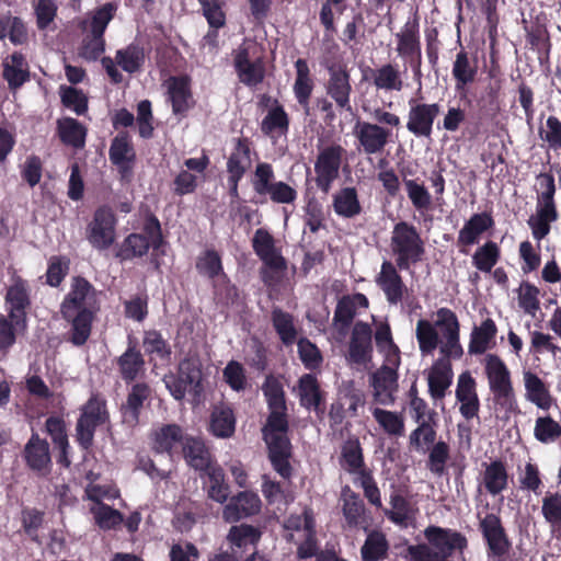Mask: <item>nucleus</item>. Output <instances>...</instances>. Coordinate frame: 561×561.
I'll return each instance as SVG.
<instances>
[{
	"label": "nucleus",
	"mask_w": 561,
	"mask_h": 561,
	"mask_svg": "<svg viewBox=\"0 0 561 561\" xmlns=\"http://www.w3.org/2000/svg\"><path fill=\"white\" fill-rule=\"evenodd\" d=\"M99 310L93 285L82 276L72 277L70 290L60 305L62 319L69 324L66 341L76 347L83 346L91 336Z\"/></svg>",
	"instance_id": "f257e3e1"
},
{
	"label": "nucleus",
	"mask_w": 561,
	"mask_h": 561,
	"mask_svg": "<svg viewBox=\"0 0 561 561\" xmlns=\"http://www.w3.org/2000/svg\"><path fill=\"white\" fill-rule=\"evenodd\" d=\"M424 538L426 542L408 548L413 561H451L455 556L462 557L468 548L467 537L453 528L430 525L424 529Z\"/></svg>",
	"instance_id": "f03ea898"
},
{
	"label": "nucleus",
	"mask_w": 561,
	"mask_h": 561,
	"mask_svg": "<svg viewBox=\"0 0 561 561\" xmlns=\"http://www.w3.org/2000/svg\"><path fill=\"white\" fill-rule=\"evenodd\" d=\"M438 419L435 410L427 413L425 421L419 422L409 436L410 446L420 451L428 450L427 468L436 474L443 476L446 462L449 459V445L444 440L436 442Z\"/></svg>",
	"instance_id": "7ed1b4c3"
},
{
	"label": "nucleus",
	"mask_w": 561,
	"mask_h": 561,
	"mask_svg": "<svg viewBox=\"0 0 561 561\" xmlns=\"http://www.w3.org/2000/svg\"><path fill=\"white\" fill-rule=\"evenodd\" d=\"M390 249L400 271H410L412 266L421 263L426 254L425 241L421 232L413 224L404 220L394 224L390 237Z\"/></svg>",
	"instance_id": "20e7f679"
},
{
	"label": "nucleus",
	"mask_w": 561,
	"mask_h": 561,
	"mask_svg": "<svg viewBox=\"0 0 561 561\" xmlns=\"http://www.w3.org/2000/svg\"><path fill=\"white\" fill-rule=\"evenodd\" d=\"M539 188L537 190L536 214L528 219L533 237L540 241L550 230L551 224L559 219V211L554 199L557 187L552 173L542 172L536 176Z\"/></svg>",
	"instance_id": "39448f33"
},
{
	"label": "nucleus",
	"mask_w": 561,
	"mask_h": 561,
	"mask_svg": "<svg viewBox=\"0 0 561 561\" xmlns=\"http://www.w3.org/2000/svg\"><path fill=\"white\" fill-rule=\"evenodd\" d=\"M251 243L254 253L262 262L261 280L266 286L278 285L287 272V260L276 248L274 237L267 229L259 228L255 230Z\"/></svg>",
	"instance_id": "423d86ee"
},
{
	"label": "nucleus",
	"mask_w": 561,
	"mask_h": 561,
	"mask_svg": "<svg viewBox=\"0 0 561 561\" xmlns=\"http://www.w3.org/2000/svg\"><path fill=\"white\" fill-rule=\"evenodd\" d=\"M484 360L485 375L495 404L512 412L516 407V399L507 366L496 354H488Z\"/></svg>",
	"instance_id": "0eeeda50"
},
{
	"label": "nucleus",
	"mask_w": 561,
	"mask_h": 561,
	"mask_svg": "<svg viewBox=\"0 0 561 561\" xmlns=\"http://www.w3.org/2000/svg\"><path fill=\"white\" fill-rule=\"evenodd\" d=\"M253 191L260 196H270L275 204H293L297 199V191L283 181H275L272 164L259 162L251 180Z\"/></svg>",
	"instance_id": "6e6552de"
},
{
	"label": "nucleus",
	"mask_w": 561,
	"mask_h": 561,
	"mask_svg": "<svg viewBox=\"0 0 561 561\" xmlns=\"http://www.w3.org/2000/svg\"><path fill=\"white\" fill-rule=\"evenodd\" d=\"M345 149L339 144L321 148L314 161V183L323 194H329L340 176Z\"/></svg>",
	"instance_id": "1a4fd4ad"
},
{
	"label": "nucleus",
	"mask_w": 561,
	"mask_h": 561,
	"mask_svg": "<svg viewBox=\"0 0 561 561\" xmlns=\"http://www.w3.org/2000/svg\"><path fill=\"white\" fill-rule=\"evenodd\" d=\"M479 530L486 545V554L491 559L503 560L512 549V542L508 538L502 519L497 514L488 513L479 519Z\"/></svg>",
	"instance_id": "9d476101"
},
{
	"label": "nucleus",
	"mask_w": 561,
	"mask_h": 561,
	"mask_svg": "<svg viewBox=\"0 0 561 561\" xmlns=\"http://www.w3.org/2000/svg\"><path fill=\"white\" fill-rule=\"evenodd\" d=\"M328 79L324 82V90L340 111L351 112V95L353 88L351 73L345 64H330L325 66Z\"/></svg>",
	"instance_id": "9b49d317"
},
{
	"label": "nucleus",
	"mask_w": 561,
	"mask_h": 561,
	"mask_svg": "<svg viewBox=\"0 0 561 561\" xmlns=\"http://www.w3.org/2000/svg\"><path fill=\"white\" fill-rule=\"evenodd\" d=\"M439 113L440 105L438 103L417 102L411 99L405 127L415 138L430 139Z\"/></svg>",
	"instance_id": "f8f14e48"
},
{
	"label": "nucleus",
	"mask_w": 561,
	"mask_h": 561,
	"mask_svg": "<svg viewBox=\"0 0 561 561\" xmlns=\"http://www.w3.org/2000/svg\"><path fill=\"white\" fill-rule=\"evenodd\" d=\"M353 134L358 142L357 149L367 154L381 153L392 136L391 129L369 122H357Z\"/></svg>",
	"instance_id": "ddd939ff"
},
{
	"label": "nucleus",
	"mask_w": 561,
	"mask_h": 561,
	"mask_svg": "<svg viewBox=\"0 0 561 561\" xmlns=\"http://www.w3.org/2000/svg\"><path fill=\"white\" fill-rule=\"evenodd\" d=\"M116 218L111 209L99 208L87 228V239L99 250H107L115 241Z\"/></svg>",
	"instance_id": "4468645a"
},
{
	"label": "nucleus",
	"mask_w": 561,
	"mask_h": 561,
	"mask_svg": "<svg viewBox=\"0 0 561 561\" xmlns=\"http://www.w3.org/2000/svg\"><path fill=\"white\" fill-rule=\"evenodd\" d=\"M31 289L27 280L21 276H14L12 284L8 287L4 296L8 306L9 318L14 321L15 325L25 327L26 311L31 307Z\"/></svg>",
	"instance_id": "2eb2a0df"
},
{
	"label": "nucleus",
	"mask_w": 561,
	"mask_h": 561,
	"mask_svg": "<svg viewBox=\"0 0 561 561\" xmlns=\"http://www.w3.org/2000/svg\"><path fill=\"white\" fill-rule=\"evenodd\" d=\"M373 330L364 321H357L351 333L346 359L351 364L366 365L373 358Z\"/></svg>",
	"instance_id": "dca6fc26"
},
{
	"label": "nucleus",
	"mask_w": 561,
	"mask_h": 561,
	"mask_svg": "<svg viewBox=\"0 0 561 561\" xmlns=\"http://www.w3.org/2000/svg\"><path fill=\"white\" fill-rule=\"evenodd\" d=\"M233 67L239 81L249 88L257 87L264 81V60L262 57L252 60L248 47L240 46L238 48L233 56Z\"/></svg>",
	"instance_id": "f3484780"
},
{
	"label": "nucleus",
	"mask_w": 561,
	"mask_h": 561,
	"mask_svg": "<svg viewBox=\"0 0 561 561\" xmlns=\"http://www.w3.org/2000/svg\"><path fill=\"white\" fill-rule=\"evenodd\" d=\"M267 445L268 459L273 469L285 480L293 477V467L289 459L293 455V446L286 434H272L264 437Z\"/></svg>",
	"instance_id": "a211bd4d"
},
{
	"label": "nucleus",
	"mask_w": 561,
	"mask_h": 561,
	"mask_svg": "<svg viewBox=\"0 0 561 561\" xmlns=\"http://www.w3.org/2000/svg\"><path fill=\"white\" fill-rule=\"evenodd\" d=\"M397 263L383 261L380 272L376 276V284L385 294L389 305H398L402 301L404 294L408 291L407 285L399 273Z\"/></svg>",
	"instance_id": "6ab92c4d"
},
{
	"label": "nucleus",
	"mask_w": 561,
	"mask_h": 561,
	"mask_svg": "<svg viewBox=\"0 0 561 561\" xmlns=\"http://www.w3.org/2000/svg\"><path fill=\"white\" fill-rule=\"evenodd\" d=\"M22 457L25 465L41 476H46L51 470L49 444L45 438H41L37 433H32L23 448Z\"/></svg>",
	"instance_id": "aec40b11"
},
{
	"label": "nucleus",
	"mask_w": 561,
	"mask_h": 561,
	"mask_svg": "<svg viewBox=\"0 0 561 561\" xmlns=\"http://www.w3.org/2000/svg\"><path fill=\"white\" fill-rule=\"evenodd\" d=\"M494 227V219L491 211L473 214L459 230L457 247L462 254H468V247L477 244L480 237Z\"/></svg>",
	"instance_id": "412c9836"
},
{
	"label": "nucleus",
	"mask_w": 561,
	"mask_h": 561,
	"mask_svg": "<svg viewBox=\"0 0 561 561\" xmlns=\"http://www.w3.org/2000/svg\"><path fill=\"white\" fill-rule=\"evenodd\" d=\"M436 327L442 329L446 339L442 353L448 357L460 358L463 350L459 342L460 324L456 313L448 308H439L437 310Z\"/></svg>",
	"instance_id": "4be33fe9"
},
{
	"label": "nucleus",
	"mask_w": 561,
	"mask_h": 561,
	"mask_svg": "<svg viewBox=\"0 0 561 561\" xmlns=\"http://www.w3.org/2000/svg\"><path fill=\"white\" fill-rule=\"evenodd\" d=\"M115 364L126 383L135 381L144 374L146 360L138 348L137 340L131 335L128 336L127 348L115 359Z\"/></svg>",
	"instance_id": "5701e85b"
},
{
	"label": "nucleus",
	"mask_w": 561,
	"mask_h": 561,
	"mask_svg": "<svg viewBox=\"0 0 561 561\" xmlns=\"http://www.w3.org/2000/svg\"><path fill=\"white\" fill-rule=\"evenodd\" d=\"M201 370L190 359L180 362L178 374L165 375L163 381L175 400H182L188 387L198 383Z\"/></svg>",
	"instance_id": "b1692460"
},
{
	"label": "nucleus",
	"mask_w": 561,
	"mask_h": 561,
	"mask_svg": "<svg viewBox=\"0 0 561 561\" xmlns=\"http://www.w3.org/2000/svg\"><path fill=\"white\" fill-rule=\"evenodd\" d=\"M261 505L262 502L256 493L241 491L232 496L228 504L225 505L222 517L228 523H236L242 518L257 514L261 510Z\"/></svg>",
	"instance_id": "393cba45"
},
{
	"label": "nucleus",
	"mask_w": 561,
	"mask_h": 561,
	"mask_svg": "<svg viewBox=\"0 0 561 561\" xmlns=\"http://www.w3.org/2000/svg\"><path fill=\"white\" fill-rule=\"evenodd\" d=\"M150 397L151 388L148 383H134L127 393L126 401L121 407L123 422L131 427L138 425L141 410Z\"/></svg>",
	"instance_id": "a878e982"
},
{
	"label": "nucleus",
	"mask_w": 561,
	"mask_h": 561,
	"mask_svg": "<svg viewBox=\"0 0 561 561\" xmlns=\"http://www.w3.org/2000/svg\"><path fill=\"white\" fill-rule=\"evenodd\" d=\"M168 95L174 115H185L194 105L188 76H172L168 80Z\"/></svg>",
	"instance_id": "bb28decb"
},
{
	"label": "nucleus",
	"mask_w": 561,
	"mask_h": 561,
	"mask_svg": "<svg viewBox=\"0 0 561 561\" xmlns=\"http://www.w3.org/2000/svg\"><path fill=\"white\" fill-rule=\"evenodd\" d=\"M182 454L187 466L198 473H203L211 467L213 463L217 462L208 446L199 437L187 436L182 448Z\"/></svg>",
	"instance_id": "cd10ccee"
},
{
	"label": "nucleus",
	"mask_w": 561,
	"mask_h": 561,
	"mask_svg": "<svg viewBox=\"0 0 561 561\" xmlns=\"http://www.w3.org/2000/svg\"><path fill=\"white\" fill-rule=\"evenodd\" d=\"M199 477L203 480V488L210 500L220 504L228 501L231 493L230 485L224 469L218 462L213 463L211 467L199 473Z\"/></svg>",
	"instance_id": "c85d7f7f"
},
{
	"label": "nucleus",
	"mask_w": 561,
	"mask_h": 561,
	"mask_svg": "<svg viewBox=\"0 0 561 561\" xmlns=\"http://www.w3.org/2000/svg\"><path fill=\"white\" fill-rule=\"evenodd\" d=\"M371 386L375 392V400L381 404L394 403V392L398 389V373L394 367L382 365L371 376Z\"/></svg>",
	"instance_id": "c756f323"
},
{
	"label": "nucleus",
	"mask_w": 561,
	"mask_h": 561,
	"mask_svg": "<svg viewBox=\"0 0 561 561\" xmlns=\"http://www.w3.org/2000/svg\"><path fill=\"white\" fill-rule=\"evenodd\" d=\"M2 77L11 91H16L30 81V67L21 51H14L2 61Z\"/></svg>",
	"instance_id": "7c9ffc66"
},
{
	"label": "nucleus",
	"mask_w": 561,
	"mask_h": 561,
	"mask_svg": "<svg viewBox=\"0 0 561 561\" xmlns=\"http://www.w3.org/2000/svg\"><path fill=\"white\" fill-rule=\"evenodd\" d=\"M451 75L455 80V90L460 98H467L468 87L476 81L478 67L472 62L468 53L461 49L453 64Z\"/></svg>",
	"instance_id": "2f4dec72"
},
{
	"label": "nucleus",
	"mask_w": 561,
	"mask_h": 561,
	"mask_svg": "<svg viewBox=\"0 0 561 561\" xmlns=\"http://www.w3.org/2000/svg\"><path fill=\"white\" fill-rule=\"evenodd\" d=\"M186 435L178 424H164L153 434L152 448L156 453L173 456L179 446L183 448Z\"/></svg>",
	"instance_id": "473e14b6"
},
{
	"label": "nucleus",
	"mask_w": 561,
	"mask_h": 561,
	"mask_svg": "<svg viewBox=\"0 0 561 561\" xmlns=\"http://www.w3.org/2000/svg\"><path fill=\"white\" fill-rule=\"evenodd\" d=\"M339 462L342 469L351 474L362 476L369 471L365 465L364 453L358 437L350 436L341 446Z\"/></svg>",
	"instance_id": "72a5a7b5"
},
{
	"label": "nucleus",
	"mask_w": 561,
	"mask_h": 561,
	"mask_svg": "<svg viewBox=\"0 0 561 561\" xmlns=\"http://www.w3.org/2000/svg\"><path fill=\"white\" fill-rule=\"evenodd\" d=\"M343 505L342 512L347 525L352 528L362 527L367 529L368 517L364 501L359 494L352 491L348 485L342 490Z\"/></svg>",
	"instance_id": "f704fd0d"
},
{
	"label": "nucleus",
	"mask_w": 561,
	"mask_h": 561,
	"mask_svg": "<svg viewBox=\"0 0 561 561\" xmlns=\"http://www.w3.org/2000/svg\"><path fill=\"white\" fill-rule=\"evenodd\" d=\"M396 38L398 42L396 50L403 60L422 56L420 25L416 18L407 21L402 31L396 34Z\"/></svg>",
	"instance_id": "c9c22d12"
},
{
	"label": "nucleus",
	"mask_w": 561,
	"mask_h": 561,
	"mask_svg": "<svg viewBox=\"0 0 561 561\" xmlns=\"http://www.w3.org/2000/svg\"><path fill=\"white\" fill-rule=\"evenodd\" d=\"M332 207L336 216L352 219L363 213L358 191L355 186H344L332 195Z\"/></svg>",
	"instance_id": "e433bc0d"
},
{
	"label": "nucleus",
	"mask_w": 561,
	"mask_h": 561,
	"mask_svg": "<svg viewBox=\"0 0 561 561\" xmlns=\"http://www.w3.org/2000/svg\"><path fill=\"white\" fill-rule=\"evenodd\" d=\"M289 116L278 100L274 99L273 106L261 122L263 135L275 138L286 136L289 130Z\"/></svg>",
	"instance_id": "4c0bfd02"
},
{
	"label": "nucleus",
	"mask_w": 561,
	"mask_h": 561,
	"mask_svg": "<svg viewBox=\"0 0 561 561\" xmlns=\"http://www.w3.org/2000/svg\"><path fill=\"white\" fill-rule=\"evenodd\" d=\"M296 79L294 83L295 98L299 105L309 114L310 98L314 88L310 76V69L306 59L299 58L295 61Z\"/></svg>",
	"instance_id": "58836bf2"
},
{
	"label": "nucleus",
	"mask_w": 561,
	"mask_h": 561,
	"mask_svg": "<svg viewBox=\"0 0 561 561\" xmlns=\"http://www.w3.org/2000/svg\"><path fill=\"white\" fill-rule=\"evenodd\" d=\"M483 485L489 494L495 496L508 486V472L506 465L501 459L483 462Z\"/></svg>",
	"instance_id": "ea45409f"
},
{
	"label": "nucleus",
	"mask_w": 561,
	"mask_h": 561,
	"mask_svg": "<svg viewBox=\"0 0 561 561\" xmlns=\"http://www.w3.org/2000/svg\"><path fill=\"white\" fill-rule=\"evenodd\" d=\"M117 5L106 2L89 14V18L80 22L82 31H89L90 35L104 37L108 23L114 19Z\"/></svg>",
	"instance_id": "a19ab883"
},
{
	"label": "nucleus",
	"mask_w": 561,
	"mask_h": 561,
	"mask_svg": "<svg viewBox=\"0 0 561 561\" xmlns=\"http://www.w3.org/2000/svg\"><path fill=\"white\" fill-rule=\"evenodd\" d=\"M149 249V238H147L145 232H131L117 245L115 257L119 262L131 261L147 255Z\"/></svg>",
	"instance_id": "79ce46f5"
},
{
	"label": "nucleus",
	"mask_w": 561,
	"mask_h": 561,
	"mask_svg": "<svg viewBox=\"0 0 561 561\" xmlns=\"http://www.w3.org/2000/svg\"><path fill=\"white\" fill-rule=\"evenodd\" d=\"M298 394L301 407L316 412L320 411V407L323 402V393L314 375L305 374L299 378Z\"/></svg>",
	"instance_id": "37998d69"
},
{
	"label": "nucleus",
	"mask_w": 561,
	"mask_h": 561,
	"mask_svg": "<svg viewBox=\"0 0 561 561\" xmlns=\"http://www.w3.org/2000/svg\"><path fill=\"white\" fill-rule=\"evenodd\" d=\"M271 321L280 342L285 346H291L298 336L294 316L279 307H274L271 312Z\"/></svg>",
	"instance_id": "c03bdc74"
},
{
	"label": "nucleus",
	"mask_w": 561,
	"mask_h": 561,
	"mask_svg": "<svg viewBox=\"0 0 561 561\" xmlns=\"http://www.w3.org/2000/svg\"><path fill=\"white\" fill-rule=\"evenodd\" d=\"M57 134L66 146L82 148L85 144L87 128L72 117H62L57 121Z\"/></svg>",
	"instance_id": "a18cd8bd"
},
{
	"label": "nucleus",
	"mask_w": 561,
	"mask_h": 561,
	"mask_svg": "<svg viewBox=\"0 0 561 561\" xmlns=\"http://www.w3.org/2000/svg\"><path fill=\"white\" fill-rule=\"evenodd\" d=\"M373 83L377 90L400 92L404 88L398 65L385 64L373 71Z\"/></svg>",
	"instance_id": "49530a36"
},
{
	"label": "nucleus",
	"mask_w": 561,
	"mask_h": 561,
	"mask_svg": "<svg viewBox=\"0 0 561 561\" xmlns=\"http://www.w3.org/2000/svg\"><path fill=\"white\" fill-rule=\"evenodd\" d=\"M525 32L526 42L533 50L537 51L539 60L548 59L552 44L547 25L537 20L529 27H525Z\"/></svg>",
	"instance_id": "de8ad7c7"
},
{
	"label": "nucleus",
	"mask_w": 561,
	"mask_h": 561,
	"mask_svg": "<svg viewBox=\"0 0 561 561\" xmlns=\"http://www.w3.org/2000/svg\"><path fill=\"white\" fill-rule=\"evenodd\" d=\"M251 167V140L248 137H239L234 140L233 149L227 160L228 173H247Z\"/></svg>",
	"instance_id": "09e8293b"
},
{
	"label": "nucleus",
	"mask_w": 561,
	"mask_h": 561,
	"mask_svg": "<svg viewBox=\"0 0 561 561\" xmlns=\"http://www.w3.org/2000/svg\"><path fill=\"white\" fill-rule=\"evenodd\" d=\"M496 333V324L491 318L485 319L480 327H474L470 335L469 353L474 355L485 353Z\"/></svg>",
	"instance_id": "8fccbe9b"
},
{
	"label": "nucleus",
	"mask_w": 561,
	"mask_h": 561,
	"mask_svg": "<svg viewBox=\"0 0 561 561\" xmlns=\"http://www.w3.org/2000/svg\"><path fill=\"white\" fill-rule=\"evenodd\" d=\"M428 392L432 399L442 400L453 382V370L450 364L434 365L428 374Z\"/></svg>",
	"instance_id": "3c124183"
},
{
	"label": "nucleus",
	"mask_w": 561,
	"mask_h": 561,
	"mask_svg": "<svg viewBox=\"0 0 561 561\" xmlns=\"http://www.w3.org/2000/svg\"><path fill=\"white\" fill-rule=\"evenodd\" d=\"M524 381L528 400L535 403L539 409L549 410L553 399L545 382L531 371L525 373Z\"/></svg>",
	"instance_id": "603ef678"
},
{
	"label": "nucleus",
	"mask_w": 561,
	"mask_h": 561,
	"mask_svg": "<svg viewBox=\"0 0 561 561\" xmlns=\"http://www.w3.org/2000/svg\"><path fill=\"white\" fill-rule=\"evenodd\" d=\"M145 59V48L135 42L118 49L115 55L116 64L128 73L138 72L142 68Z\"/></svg>",
	"instance_id": "864d4df0"
},
{
	"label": "nucleus",
	"mask_w": 561,
	"mask_h": 561,
	"mask_svg": "<svg viewBox=\"0 0 561 561\" xmlns=\"http://www.w3.org/2000/svg\"><path fill=\"white\" fill-rule=\"evenodd\" d=\"M142 346L145 353L151 359L158 358L163 363H170L172 348L169 342L157 330H147L144 332Z\"/></svg>",
	"instance_id": "5fc2aeb1"
},
{
	"label": "nucleus",
	"mask_w": 561,
	"mask_h": 561,
	"mask_svg": "<svg viewBox=\"0 0 561 561\" xmlns=\"http://www.w3.org/2000/svg\"><path fill=\"white\" fill-rule=\"evenodd\" d=\"M389 542L381 531H370L360 548L363 561H382L388 558Z\"/></svg>",
	"instance_id": "6e6d98bb"
},
{
	"label": "nucleus",
	"mask_w": 561,
	"mask_h": 561,
	"mask_svg": "<svg viewBox=\"0 0 561 561\" xmlns=\"http://www.w3.org/2000/svg\"><path fill=\"white\" fill-rule=\"evenodd\" d=\"M236 430V417L229 407L217 408L211 412L209 431L220 438H228L233 435Z\"/></svg>",
	"instance_id": "4d7b16f0"
},
{
	"label": "nucleus",
	"mask_w": 561,
	"mask_h": 561,
	"mask_svg": "<svg viewBox=\"0 0 561 561\" xmlns=\"http://www.w3.org/2000/svg\"><path fill=\"white\" fill-rule=\"evenodd\" d=\"M356 314V305L353 298H351V295L342 296L337 300L333 316V325L336 328L340 335H346Z\"/></svg>",
	"instance_id": "13d9d810"
},
{
	"label": "nucleus",
	"mask_w": 561,
	"mask_h": 561,
	"mask_svg": "<svg viewBox=\"0 0 561 561\" xmlns=\"http://www.w3.org/2000/svg\"><path fill=\"white\" fill-rule=\"evenodd\" d=\"M501 259V249L494 241L478 247L472 255L473 266L483 273H490Z\"/></svg>",
	"instance_id": "bf43d9fd"
},
{
	"label": "nucleus",
	"mask_w": 561,
	"mask_h": 561,
	"mask_svg": "<svg viewBox=\"0 0 561 561\" xmlns=\"http://www.w3.org/2000/svg\"><path fill=\"white\" fill-rule=\"evenodd\" d=\"M108 157L113 164H121L128 160L136 161V151L127 131H119L112 139Z\"/></svg>",
	"instance_id": "052dcab7"
},
{
	"label": "nucleus",
	"mask_w": 561,
	"mask_h": 561,
	"mask_svg": "<svg viewBox=\"0 0 561 561\" xmlns=\"http://www.w3.org/2000/svg\"><path fill=\"white\" fill-rule=\"evenodd\" d=\"M78 417L110 423V412L107 401L101 393H92L87 402L80 408Z\"/></svg>",
	"instance_id": "680f3d73"
},
{
	"label": "nucleus",
	"mask_w": 561,
	"mask_h": 561,
	"mask_svg": "<svg viewBox=\"0 0 561 561\" xmlns=\"http://www.w3.org/2000/svg\"><path fill=\"white\" fill-rule=\"evenodd\" d=\"M195 266L201 275L208 277L209 279H215L220 275L226 277L221 256L216 250H205L197 257Z\"/></svg>",
	"instance_id": "e2e57ef3"
},
{
	"label": "nucleus",
	"mask_w": 561,
	"mask_h": 561,
	"mask_svg": "<svg viewBox=\"0 0 561 561\" xmlns=\"http://www.w3.org/2000/svg\"><path fill=\"white\" fill-rule=\"evenodd\" d=\"M106 423L78 417L75 427V440L81 450L89 453L94 445V436L98 427Z\"/></svg>",
	"instance_id": "0e129e2a"
},
{
	"label": "nucleus",
	"mask_w": 561,
	"mask_h": 561,
	"mask_svg": "<svg viewBox=\"0 0 561 561\" xmlns=\"http://www.w3.org/2000/svg\"><path fill=\"white\" fill-rule=\"evenodd\" d=\"M373 416L379 426L390 436H402L404 433V419L401 414L375 408Z\"/></svg>",
	"instance_id": "69168bd1"
},
{
	"label": "nucleus",
	"mask_w": 561,
	"mask_h": 561,
	"mask_svg": "<svg viewBox=\"0 0 561 561\" xmlns=\"http://www.w3.org/2000/svg\"><path fill=\"white\" fill-rule=\"evenodd\" d=\"M227 539L238 548H245L249 545L255 546L261 539V531L252 525H234L230 528Z\"/></svg>",
	"instance_id": "338daca9"
},
{
	"label": "nucleus",
	"mask_w": 561,
	"mask_h": 561,
	"mask_svg": "<svg viewBox=\"0 0 561 561\" xmlns=\"http://www.w3.org/2000/svg\"><path fill=\"white\" fill-rule=\"evenodd\" d=\"M416 340L423 355L432 354L439 343L435 327L427 320L421 319L416 323Z\"/></svg>",
	"instance_id": "774afa93"
}]
</instances>
